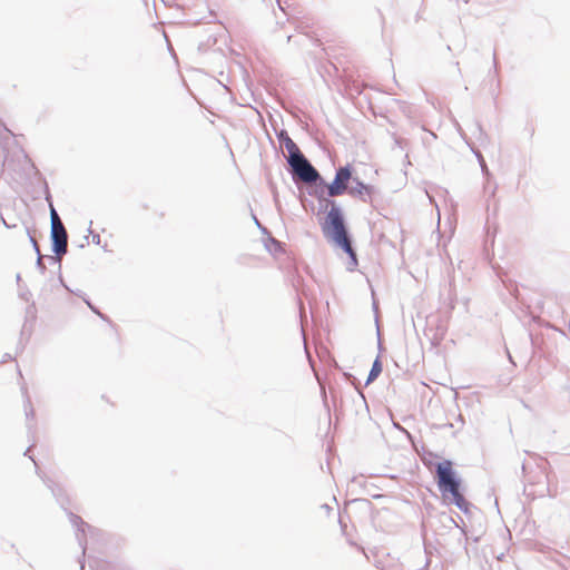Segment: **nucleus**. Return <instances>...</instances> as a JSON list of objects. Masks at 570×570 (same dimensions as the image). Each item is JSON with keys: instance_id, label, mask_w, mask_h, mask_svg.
Returning <instances> with one entry per match:
<instances>
[{"instance_id": "nucleus-1", "label": "nucleus", "mask_w": 570, "mask_h": 570, "mask_svg": "<svg viewBox=\"0 0 570 570\" xmlns=\"http://www.w3.org/2000/svg\"><path fill=\"white\" fill-rule=\"evenodd\" d=\"M46 485L50 489L52 495L56 498L57 502L60 504V507L66 511L70 523L76 528V538L79 543V547L82 550V557H85L86 549H87V539L86 533L87 531L89 533H94V528L85 522L81 517L78 514H75L73 512L69 511L67 509V505L70 503L69 498L67 497L63 488L57 483H55L52 480L47 479L45 480ZM80 569L83 570L85 568V559H79Z\"/></svg>"}, {"instance_id": "nucleus-2", "label": "nucleus", "mask_w": 570, "mask_h": 570, "mask_svg": "<svg viewBox=\"0 0 570 570\" xmlns=\"http://www.w3.org/2000/svg\"><path fill=\"white\" fill-rule=\"evenodd\" d=\"M434 479L443 499L462 490V479L453 469L451 460H443L435 465Z\"/></svg>"}, {"instance_id": "nucleus-3", "label": "nucleus", "mask_w": 570, "mask_h": 570, "mask_svg": "<svg viewBox=\"0 0 570 570\" xmlns=\"http://www.w3.org/2000/svg\"><path fill=\"white\" fill-rule=\"evenodd\" d=\"M337 225H340L338 222H336V219L335 220L333 219V224L331 223V225H330L331 236L327 237L326 239L330 243H332L334 246H336L337 248H341L348 256L347 269L354 271V268L357 266L358 262H357L356 252L352 244L353 243L352 236L348 232V227L341 230L340 226H337Z\"/></svg>"}, {"instance_id": "nucleus-4", "label": "nucleus", "mask_w": 570, "mask_h": 570, "mask_svg": "<svg viewBox=\"0 0 570 570\" xmlns=\"http://www.w3.org/2000/svg\"><path fill=\"white\" fill-rule=\"evenodd\" d=\"M320 212H326V215L324 217V220L321 223L322 232L325 236V238L331 236L330 233V225L333 224L334 220L338 222L340 229L343 230L347 228V224L345 220V216L343 213L342 207L336 203L335 199L331 196L324 197L323 205H320Z\"/></svg>"}, {"instance_id": "nucleus-5", "label": "nucleus", "mask_w": 570, "mask_h": 570, "mask_svg": "<svg viewBox=\"0 0 570 570\" xmlns=\"http://www.w3.org/2000/svg\"><path fill=\"white\" fill-rule=\"evenodd\" d=\"M288 166L294 180L299 179L305 184H312L321 179V174L304 154L288 163Z\"/></svg>"}, {"instance_id": "nucleus-6", "label": "nucleus", "mask_w": 570, "mask_h": 570, "mask_svg": "<svg viewBox=\"0 0 570 570\" xmlns=\"http://www.w3.org/2000/svg\"><path fill=\"white\" fill-rule=\"evenodd\" d=\"M354 167L347 163L335 169L334 179L328 184V196H342L348 193V184L354 178Z\"/></svg>"}, {"instance_id": "nucleus-7", "label": "nucleus", "mask_w": 570, "mask_h": 570, "mask_svg": "<svg viewBox=\"0 0 570 570\" xmlns=\"http://www.w3.org/2000/svg\"><path fill=\"white\" fill-rule=\"evenodd\" d=\"M51 252L57 256L66 255L68 252V234L63 226L51 225L50 228Z\"/></svg>"}, {"instance_id": "nucleus-8", "label": "nucleus", "mask_w": 570, "mask_h": 570, "mask_svg": "<svg viewBox=\"0 0 570 570\" xmlns=\"http://www.w3.org/2000/svg\"><path fill=\"white\" fill-rule=\"evenodd\" d=\"M521 470L523 479L529 485L543 484L544 479H547L546 469L542 461L541 463H535L534 470L530 463L523 462Z\"/></svg>"}, {"instance_id": "nucleus-9", "label": "nucleus", "mask_w": 570, "mask_h": 570, "mask_svg": "<svg viewBox=\"0 0 570 570\" xmlns=\"http://www.w3.org/2000/svg\"><path fill=\"white\" fill-rule=\"evenodd\" d=\"M276 137L281 146H284L288 156L286 157L287 164L301 156L303 153L296 142L289 137L286 129L276 131Z\"/></svg>"}, {"instance_id": "nucleus-10", "label": "nucleus", "mask_w": 570, "mask_h": 570, "mask_svg": "<svg viewBox=\"0 0 570 570\" xmlns=\"http://www.w3.org/2000/svg\"><path fill=\"white\" fill-rule=\"evenodd\" d=\"M11 136L12 132L0 120V175L7 164V145Z\"/></svg>"}, {"instance_id": "nucleus-11", "label": "nucleus", "mask_w": 570, "mask_h": 570, "mask_svg": "<svg viewBox=\"0 0 570 570\" xmlns=\"http://www.w3.org/2000/svg\"><path fill=\"white\" fill-rule=\"evenodd\" d=\"M314 186L308 190V194L312 197H315L320 205H323L324 197L328 196V184L326 180L321 176V179H317V181H313Z\"/></svg>"}, {"instance_id": "nucleus-12", "label": "nucleus", "mask_w": 570, "mask_h": 570, "mask_svg": "<svg viewBox=\"0 0 570 570\" xmlns=\"http://www.w3.org/2000/svg\"><path fill=\"white\" fill-rule=\"evenodd\" d=\"M43 190H45V199L48 203L49 215H50V225H60L62 224L57 209L53 206L52 196L48 186V183L43 180Z\"/></svg>"}, {"instance_id": "nucleus-13", "label": "nucleus", "mask_w": 570, "mask_h": 570, "mask_svg": "<svg viewBox=\"0 0 570 570\" xmlns=\"http://www.w3.org/2000/svg\"><path fill=\"white\" fill-rule=\"evenodd\" d=\"M444 500L449 501L451 504H454L463 513H468L471 508V503L464 498L462 490L454 494H451L450 497H448V499Z\"/></svg>"}, {"instance_id": "nucleus-14", "label": "nucleus", "mask_w": 570, "mask_h": 570, "mask_svg": "<svg viewBox=\"0 0 570 570\" xmlns=\"http://www.w3.org/2000/svg\"><path fill=\"white\" fill-rule=\"evenodd\" d=\"M382 371H383V364L380 358V355H377L372 364L370 372H368L367 379L365 381V385H370L372 382H374L379 377V375L382 373Z\"/></svg>"}, {"instance_id": "nucleus-15", "label": "nucleus", "mask_w": 570, "mask_h": 570, "mask_svg": "<svg viewBox=\"0 0 570 570\" xmlns=\"http://www.w3.org/2000/svg\"><path fill=\"white\" fill-rule=\"evenodd\" d=\"M377 194H379V190L376 189L375 186H373L371 184H366V186L364 187L358 199L363 203H368L372 206H374L373 203H374V199Z\"/></svg>"}, {"instance_id": "nucleus-16", "label": "nucleus", "mask_w": 570, "mask_h": 570, "mask_svg": "<svg viewBox=\"0 0 570 570\" xmlns=\"http://www.w3.org/2000/svg\"><path fill=\"white\" fill-rule=\"evenodd\" d=\"M266 236H267V238L265 240V248L269 253H282V252H284V244L282 242H279L278 239L273 237L271 233L268 235H266Z\"/></svg>"}, {"instance_id": "nucleus-17", "label": "nucleus", "mask_w": 570, "mask_h": 570, "mask_svg": "<svg viewBox=\"0 0 570 570\" xmlns=\"http://www.w3.org/2000/svg\"><path fill=\"white\" fill-rule=\"evenodd\" d=\"M36 317H37V308H36L35 302H32L31 304H29L26 307L24 324H23L22 330H21V335L26 334V332L28 331L27 330L28 323L29 322L33 323L36 321Z\"/></svg>"}, {"instance_id": "nucleus-18", "label": "nucleus", "mask_w": 570, "mask_h": 570, "mask_svg": "<svg viewBox=\"0 0 570 570\" xmlns=\"http://www.w3.org/2000/svg\"><path fill=\"white\" fill-rule=\"evenodd\" d=\"M352 183L354 184V186H352L350 189H348V195L352 196V197H360L364 187L366 186V184L364 181H362L360 179V177L357 176H354Z\"/></svg>"}, {"instance_id": "nucleus-19", "label": "nucleus", "mask_w": 570, "mask_h": 570, "mask_svg": "<svg viewBox=\"0 0 570 570\" xmlns=\"http://www.w3.org/2000/svg\"><path fill=\"white\" fill-rule=\"evenodd\" d=\"M470 147H471L472 153H473V154H474V156L476 157L478 163L480 164V167H481V169H482V173H483L484 175H488V174H489V169H488V166H487V163H485V160H484L483 155L481 154V151H480L478 148H474V147H472V146H470Z\"/></svg>"}, {"instance_id": "nucleus-20", "label": "nucleus", "mask_w": 570, "mask_h": 570, "mask_svg": "<svg viewBox=\"0 0 570 570\" xmlns=\"http://www.w3.org/2000/svg\"><path fill=\"white\" fill-rule=\"evenodd\" d=\"M474 127H475V130L478 132V136H476L478 140L481 144H483L485 140H488L487 132L484 131L482 125L479 121L475 122Z\"/></svg>"}, {"instance_id": "nucleus-21", "label": "nucleus", "mask_w": 570, "mask_h": 570, "mask_svg": "<svg viewBox=\"0 0 570 570\" xmlns=\"http://www.w3.org/2000/svg\"><path fill=\"white\" fill-rule=\"evenodd\" d=\"M36 267L42 275L46 273L47 267L42 262V255H37Z\"/></svg>"}, {"instance_id": "nucleus-22", "label": "nucleus", "mask_w": 570, "mask_h": 570, "mask_svg": "<svg viewBox=\"0 0 570 570\" xmlns=\"http://www.w3.org/2000/svg\"><path fill=\"white\" fill-rule=\"evenodd\" d=\"M253 219H254V222H255V225H256V226L258 227V229L262 232V234H264V235H268V234H269V232H268L267 227H266V226H264V225H263V224L257 219V217H256L255 215H253Z\"/></svg>"}, {"instance_id": "nucleus-23", "label": "nucleus", "mask_w": 570, "mask_h": 570, "mask_svg": "<svg viewBox=\"0 0 570 570\" xmlns=\"http://www.w3.org/2000/svg\"><path fill=\"white\" fill-rule=\"evenodd\" d=\"M91 225H92V222L90 220L88 232L92 235V243L96 245H99L100 240H101L100 235L96 234L91 230Z\"/></svg>"}, {"instance_id": "nucleus-24", "label": "nucleus", "mask_w": 570, "mask_h": 570, "mask_svg": "<svg viewBox=\"0 0 570 570\" xmlns=\"http://www.w3.org/2000/svg\"><path fill=\"white\" fill-rule=\"evenodd\" d=\"M27 233H28V236H29V239H30V243L32 244V247L36 252L37 255H41L40 253V248H39V245L38 243L36 242V239L31 236L29 229H27Z\"/></svg>"}, {"instance_id": "nucleus-25", "label": "nucleus", "mask_w": 570, "mask_h": 570, "mask_svg": "<svg viewBox=\"0 0 570 570\" xmlns=\"http://www.w3.org/2000/svg\"><path fill=\"white\" fill-rule=\"evenodd\" d=\"M492 68L494 70V76H498V73H499V62H498V57H497V51L495 50L493 51V57H492Z\"/></svg>"}, {"instance_id": "nucleus-26", "label": "nucleus", "mask_w": 570, "mask_h": 570, "mask_svg": "<svg viewBox=\"0 0 570 570\" xmlns=\"http://www.w3.org/2000/svg\"><path fill=\"white\" fill-rule=\"evenodd\" d=\"M83 302L86 305L90 308V311L95 314H99V308L91 303V301L88 297H83Z\"/></svg>"}, {"instance_id": "nucleus-27", "label": "nucleus", "mask_w": 570, "mask_h": 570, "mask_svg": "<svg viewBox=\"0 0 570 570\" xmlns=\"http://www.w3.org/2000/svg\"><path fill=\"white\" fill-rule=\"evenodd\" d=\"M19 297H20L21 299L26 301V302H29V301H30V298H31V293H30V291H29V289L21 291V292L19 293Z\"/></svg>"}, {"instance_id": "nucleus-28", "label": "nucleus", "mask_w": 570, "mask_h": 570, "mask_svg": "<svg viewBox=\"0 0 570 570\" xmlns=\"http://www.w3.org/2000/svg\"><path fill=\"white\" fill-rule=\"evenodd\" d=\"M26 403L29 405V410H26L27 419L33 417L35 416V410L31 406V402H30L29 397H27V402Z\"/></svg>"}, {"instance_id": "nucleus-29", "label": "nucleus", "mask_w": 570, "mask_h": 570, "mask_svg": "<svg viewBox=\"0 0 570 570\" xmlns=\"http://www.w3.org/2000/svg\"><path fill=\"white\" fill-rule=\"evenodd\" d=\"M22 340H23V335L20 334V340L17 345V354L22 353L26 347V342H23Z\"/></svg>"}, {"instance_id": "nucleus-30", "label": "nucleus", "mask_w": 570, "mask_h": 570, "mask_svg": "<svg viewBox=\"0 0 570 570\" xmlns=\"http://www.w3.org/2000/svg\"><path fill=\"white\" fill-rule=\"evenodd\" d=\"M48 258H49L51 264H58L59 265V269L61 268L60 256H57L56 254H53L52 256H48Z\"/></svg>"}, {"instance_id": "nucleus-31", "label": "nucleus", "mask_w": 570, "mask_h": 570, "mask_svg": "<svg viewBox=\"0 0 570 570\" xmlns=\"http://www.w3.org/2000/svg\"><path fill=\"white\" fill-rule=\"evenodd\" d=\"M9 361H13V356H12L10 353H6V354L2 356V358H1V361H0V364H4V363H7V362H9Z\"/></svg>"}, {"instance_id": "nucleus-32", "label": "nucleus", "mask_w": 570, "mask_h": 570, "mask_svg": "<svg viewBox=\"0 0 570 570\" xmlns=\"http://www.w3.org/2000/svg\"><path fill=\"white\" fill-rule=\"evenodd\" d=\"M321 509H323L327 514H330L333 510L332 507H330L327 503L322 504Z\"/></svg>"}, {"instance_id": "nucleus-33", "label": "nucleus", "mask_w": 570, "mask_h": 570, "mask_svg": "<svg viewBox=\"0 0 570 570\" xmlns=\"http://www.w3.org/2000/svg\"><path fill=\"white\" fill-rule=\"evenodd\" d=\"M102 321H106V322H109V317L105 314H102L100 311H99V314H97Z\"/></svg>"}, {"instance_id": "nucleus-34", "label": "nucleus", "mask_w": 570, "mask_h": 570, "mask_svg": "<svg viewBox=\"0 0 570 570\" xmlns=\"http://www.w3.org/2000/svg\"><path fill=\"white\" fill-rule=\"evenodd\" d=\"M429 567H430V559L426 557V558H425V563H424V566L422 567V569H421V570H428V569H429Z\"/></svg>"}, {"instance_id": "nucleus-35", "label": "nucleus", "mask_w": 570, "mask_h": 570, "mask_svg": "<svg viewBox=\"0 0 570 570\" xmlns=\"http://www.w3.org/2000/svg\"><path fill=\"white\" fill-rule=\"evenodd\" d=\"M73 294L77 295L78 297H81L82 299H83V297H87L82 291L73 292Z\"/></svg>"}, {"instance_id": "nucleus-36", "label": "nucleus", "mask_w": 570, "mask_h": 570, "mask_svg": "<svg viewBox=\"0 0 570 570\" xmlns=\"http://www.w3.org/2000/svg\"><path fill=\"white\" fill-rule=\"evenodd\" d=\"M30 451H31V448L29 446V448L26 450L24 455H26V456H29V458H30V459L36 463L35 459L30 455Z\"/></svg>"}, {"instance_id": "nucleus-37", "label": "nucleus", "mask_w": 570, "mask_h": 570, "mask_svg": "<svg viewBox=\"0 0 570 570\" xmlns=\"http://www.w3.org/2000/svg\"><path fill=\"white\" fill-rule=\"evenodd\" d=\"M0 218H1V222L3 223V225H4L7 228H11V226L8 224V222H6V219L2 217V215H0Z\"/></svg>"}, {"instance_id": "nucleus-38", "label": "nucleus", "mask_w": 570, "mask_h": 570, "mask_svg": "<svg viewBox=\"0 0 570 570\" xmlns=\"http://www.w3.org/2000/svg\"><path fill=\"white\" fill-rule=\"evenodd\" d=\"M58 279H59V283L61 284V286H62L63 284H66L61 274H59V278H58Z\"/></svg>"}, {"instance_id": "nucleus-39", "label": "nucleus", "mask_w": 570, "mask_h": 570, "mask_svg": "<svg viewBox=\"0 0 570 570\" xmlns=\"http://www.w3.org/2000/svg\"><path fill=\"white\" fill-rule=\"evenodd\" d=\"M62 287L66 288L68 292L73 293V291L67 284H63Z\"/></svg>"}, {"instance_id": "nucleus-40", "label": "nucleus", "mask_w": 570, "mask_h": 570, "mask_svg": "<svg viewBox=\"0 0 570 570\" xmlns=\"http://www.w3.org/2000/svg\"><path fill=\"white\" fill-rule=\"evenodd\" d=\"M62 287L66 288L68 292L73 293V291L67 284H63Z\"/></svg>"}, {"instance_id": "nucleus-41", "label": "nucleus", "mask_w": 570, "mask_h": 570, "mask_svg": "<svg viewBox=\"0 0 570 570\" xmlns=\"http://www.w3.org/2000/svg\"><path fill=\"white\" fill-rule=\"evenodd\" d=\"M458 420L460 421L461 426H462L464 424V420H463V416L461 414L459 415Z\"/></svg>"}, {"instance_id": "nucleus-42", "label": "nucleus", "mask_w": 570, "mask_h": 570, "mask_svg": "<svg viewBox=\"0 0 570 570\" xmlns=\"http://www.w3.org/2000/svg\"><path fill=\"white\" fill-rule=\"evenodd\" d=\"M16 279H17V282L19 283V282L21 281V275H20V274H17Z\"/></svg>"}, {"instance_id": "nucleus-43", "label": "nucleus", "mask_w": 570, "mask_h": 570, "mask_svg": "<svg viewBox=\"0 0 570 570\" xmlns=\"http://www.w3.org/2000/svg\"><path fill=\"white\" fill-rule=\"evenodd\" d=\"M379 348H380V351L382 350V343L380 340H379Z\"/></svg>"}, {"instance_id": "nucleus-44", "label": "nucleus", "mask_w": 570, "mask_h": 570, "mask_svg": "<svg viewBox=\"0 0 570 570\" xmlns=\"http://www.w3.org/2000/svg\"><path fill=\"white\" fill-rule=\"evenodd\" d=\"M28 336H31V331H30V330L28 331ZM28 338H29V337H27V340H28Z\"/></svg>"}]
</instances>
